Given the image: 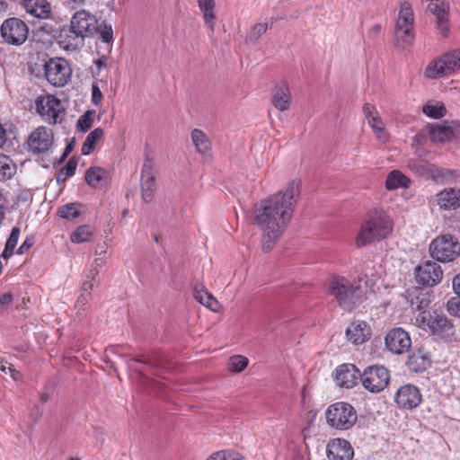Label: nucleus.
I'll use <instances>...</instances> for the list:
<instances>
[{"instance_id": "nucleus-1", "label": "nucleus", "mask_w": 460, "mask_h": 460, "mask_svg": "<svg viewBox=\"0 0 460 460\" xmlns=\"http://www.w3.org/2000/svg\"><path fill=\"white\" fill-rule=\"evenodd\" d=\"M300 182L290 181L287 187L254 206V222L262 231V250L270 251L275 243L283 235L289 224L298 197Z\"/></svg>"}, {"instance_id": "nucleus-2", "label": "nucleus", "mask_w": 460, "mask_h": 460, "mask_svg": "<svg viewBox=\"0 0 460 460\" xmlns=\"http://www.w3.org/2000/svg\"><path fill=\"white\" fill-rule=\"evenodd\" d=\"M394 230V220L381 208L369 210L356 237V245L365 247L373 243H379L390 237Z\"/></svg>"}, {"instance_id": "nucleus-3", "label": "nucleus", "mask_w": 460, "mask_h": 460, "mask_svg": "<svg viewBox=\"0 0 460 460\" xmlns=\"http://www.w3.org/2000/svg\"><path fill=\"white\" fill-rule=\"evenodd\" d=\"M330 294L335 297L339 305L347 312H351L360 302L362 291L360 286L351 283L344 277H334L330 282Z\"/></svg>"}, {"instance_id": "nucleus-4", "label": "nucleus", "mask_w": 460, "mask_h": 460, "mask_svg": "<svg viewBox=\"0 0 460 460\" xmlns=\"http://www.w3.org/2000/svg\"><path fill=\"white\" fill-rule=\"evenodd\" d=\"M326 423L337 430H349L358 420L356 409L349 402H337L329 405L325 411Z\"/></svg>"}, {"instance_id": "nucleus-5", "label": "nucleus", "mask_w": 460, "mask_h": 460, "mask_svg": "<svg viewBox=\"0 0 460 460\" xmlns=\"http://www.w3.org/2000/svg\"><path fill=\"white\" fill-rule=\"evenodd\" d=\"M415 323L426 332L439 338H449L454 334V325L447 317L437 311H423L415 318Z\"/></svg>"}, {"instance_id": "nucleus-6", "label": "nucleus", "mask_w": 460, "mask_h": 460, "mask_svg": "<svg viewBox=\"0 0 460 460\" xmlns=\"http://www.w3.org/2000/svg\"><path fill=\"white\" fill-rule=\"evenodd\" d=\"M429 253L437 261L451 262L460 255V243L452 234H441L430 243Z\"/></svg>"}, {"instance_id": "nucleus-7", "label": "nucleus", "mask_w": 460, "mask_h": 460, "mask_svg": "<svg viewBox=\"0 0 460 460\" xmlns=\"http://www.w3.org/2000/svg\"><path fill=\"white\" fill-rule=\"evenodd\" d=\"M35 108L41 119L51 125L61 123L66 114L61 101L49 93L40 95L35 101Z\"/></svg>"}, {"instance_id": "nucleus-8", "label": "nucleus", "mask_w": 460, "mask_h": 460, "mask_svg": "<svg viewBox=\"0 0 460 460\" xmlns=\"http://www.w3.org/2000/svg\"><path fill=\"white\" fill-rule=\"evenodd\" d=\"M363 387L372 394L384 391L390 382V371L383 365L367 367L360 376Z\"/></svg>"}, {"instance_id": "nucleus-9", "label": "nucleus", "mask_w": 460, "mask_h": 460, "mask_svg": "<svg viewBox=\"0 0 460 460\" xmlns=\"http://www.w3.org/2000/svg\"><path fill=\"white\" fill-rule=\"evenodd\" d=\"M407 167L412 173L426 180L448 181L455 175L458 174L457 171L438 168V166L420 158L409 159L407 162Z\"/></svg>"}, {"instance_id": "nucleus-10", "label": "nucleus", "mask_w": 460, "mask_h": 460, "mask_svg": "<svg viewBox=\"0 0 460 460\" xmlns=\"http://www.w3.org/2000/svg\"><path fill=\"white\" fill-rule=\"evenodd\" d=\"M414 14L411 4L404 2L401 4L395 23L394 34L396 40L404 45H411L414 39Z\"/></svg>"}, {"instance_id": "nucleus-11", "label": "nucleus", "mask_w": 460, "mask_h": 460, "mask_svg": "<svg viewBox=\"0 0 460 460\" xmlns=\"http://www.w3.org/2000/svg\"><path fill=\"white\" fill-rule=\"evenodd\" d=\"M0 35L4 42L13 46H21L28 38L29 27L22 20L10 17L2 22Z\"/></svg>"}, {"instance_id": "nucleus-12", "label": "nucleus", "mask_w": 460, "mask_h": 460, "mask_svg": "<svg viewBox=\"0 0 460 460\" xmlns=\"http://www.w3.org/2000/svg\"><path fill=\"white\" fill-rule=\"evenodd\" d=\"M43 67L47 81L55 87L66 85L71 77L72 69L64 58H49Z\"/></svg>"}, {"instance_id": "nucleus-13", "label": "nucleus", "mask_w": 460, "mask_h": 460, "mask_svg": "<svg viewBox=\"0 0 460 460\" xmlns=\"http://www.w3.org/2000/svg\"><path fill=\"white\" fill-rule=\"evenodd\" d=\"M443 278L441 267L435 261H427L415 268V279L418 284L433 287Z\"/></svg>"}, {"instance_id": "nucleus-14", "label": "nucleus", "mask_w": 460, "mask_h": 460, "mask_svg": "<svg viewBox=\"0 0 460 460\" xmlns=\"http://www.w3.org/2000/svg\"><path fill=\"white\" fill-rule=\"evenodd\" d=\"M385 343L390 352L401 355L410 349L411 340L409 333L402 328H394L385 335Z\"/></svg>"}, {"instance_id": "nucleus-15", "label": "nucleus", "mask_w": 460, "mask_h": 460, "mask_svg": "<svg viewBox=\"0 0 460 460\" xmlns=\"http://www.w3.org/2000/svg\"><path fill=\"white\" fill-rule=\"evenodd\" d=\"M53 141L52 130L46 127H39L31 133L27 144L31 153L44 154L50 149Z\"/></svg>"}, {"instance_id": "nucleus-16", "label": "nucleus", "mask_w": 460, "mask_h": 460, "mask_svg": "<svg viewBox=\"0 0 460 460\" xmlns=\"http://www.w3.org/2000/svg\"><path fill=\"white\" fill-rule=\"evenodd\" d=\"M70 27L83 39L91 36L97 30V20L85 10L75 12L70 21Z\"/></svg>"}, {"instance_id": "nucleus-17", "label": "nucleus", "mask_w": 460, "mask_h": 460, "mask_svg": "<svg viewBox=\"0 0 460 460\" xmlns=\"http://www.w3.org/2000/svg\"><path fill=\"white\" fill-rule=\"evenodd\" d=\"M154 167V161L151 158H146L141 172V191L142 198L146 203L153 200L156 190Z\"/></svg>"}, {"instance_id": "nucleus-18", "label": "nucleus", "mask_w": 460, "mask_h": 460, "mask_svg": "<svg viewBox=\"0 0 460 460\" xmlns=\"http://www.w3.org/2000/svg\"><path fill=\"white\" fill-rule=\"evenodd\" d=\"M394 399L400 408L411 410L420 404L422 396L417 386L409 384L398 389Z\"/></svg>"}, {"instance_id": "nucleus-19", "label": "nucleus", "mask_w": 460, "mask_h": 460, "mask_svg": "<svg viewBox=\"0 0 460 460\" xmlns=\"http://www.w3.org/2000/svg\"><path fill=\"white\" fill-rule=\"evenodd\" d=\"M328 460H352L354 450L350 443L343 438H334L327 444Z\"/></svg>"}, {"instance_id": "nucleus-20", "label": "nucleus", "mask_w": 460, "mask_h": 460, "mask_svg": "<svg viewBox=\"0 0 460 460\" xmlns=\"http://www.w3.org/2000/svg\"><path fill=\"white\" fill-rule=\"evenodd\" d=\"M361 373L353 364H342L335 370V380L342 387L352 388L358 380H360Z\"/></svg>"}, {"instance_id": "nucleus-21", "label": "nucleus", "mask_w": 460, "mask_h": 460, "mask_svg": "<svg viewBox=\"0 0 460 460\" xmlns=\"http://www.w3.org/2000/svg\"><path fill=\"white\" fill-rule=\"evenodd\" d=\"M272 104L280 111H285L289 109L291 104V93L286 82H281L273 89L271 96Z\"/></svg>"}, {"instance_id": "nucleus-22", "label": "nucleus", "mask_w": 460, "mask_h": 460, "mask_svg": "<svg viewBox=\"0 0 460 460\" xmlns=\"http://www.w3.org/2000/svg\"><path fill=\"white\" fill-rule=\"evenodd\" d=\"M57 40L62 49L67 51H75L83 44L84 39L70 27L69 29H61Z\"/></svg>"}, {"instance_id": "nucleus-23", "label": "nucleus", "mask_w": 460, "mask_h": 460, "mask_svg": "<svg viewBox=\"0 0 460 460\" xmlns=\"http://www.w3.org/2000/svg\"><path fill=\"white\" fill-rule=\"evenodd\" d=\"M437 197L438 204L441 209L455 210L460 208V190L445 189Z\"/></svg>"}, {"instance_id": "nucleus-24", "label": "nucleus", "mask_w": 460, "mask_h": 460, "mask_svg": "<svg viewBox=\"0 0 460 460\" xmlns=\"http://www.w3.org/2000/svg\"><path fill=\"white\" fill-rule=\"evenodd\" d=\"M370 334V328L365 322H354L346 330L348 340L354 344H362Z\"/></svg>"}, {"instance_id": "nucleus-25", "label": "nucleus", "mask_w": 460, "mask_h": 460, "mask_svg": "<svg viewBox=\"0 0 460 460\" xmlns=\"http://www.w3.org/2000/svg\"><path fill=\"white\" fill-rule=\"evenodd\" d=\"M406 366L411 372L421 373L430 366V358L422 349H418L408 356Z\"/></svg>"}, {"instance_id": "nucleus-26", "label": "nucleus", "mask_w": 460, "mask_h": 460, "mask_svg": "<svg viewBox=\"0 0 460 460\" xmlns=\"http://www.w3.org/2000/svg\"><path fill=\"white\" fill-rule=\"evenodd\" d=\"M423 75L428 79H438L450 75L444 56L431 60L425 67Z\"/></svg>"}, {"instance_id": "nucleus-27", "label": "nucleus", "mask_w": 460, "mask_h": 460, "mask_svg": "<svg viewBox=\"0 0 460 460\" xmlns=\"http://www.w3.org/2000/svg\"><path fill=\"white\" fill-rule=\"evenodd\" d=\"M22 4L26 12L36 18L46 19L50 13L47 0H22Z\"/></svg>"}, {"instance_id": "nucleus-28", "label": "nucleus", "mask_w": 460, "mask_h": 460, "mask_svg": "<svg viewBox=\"0 0 460 460\" xmlns=\"http://www.w3.org/2000/svg\"><path fill=\"white\" fill-rule=\"evenodd\" d=\"M363 112L373 131L379 138H381V134L384 133L385 127L382 119L378 115L376 108L370 103H365L363 106Z\"/></svg>"}, {"instance_id": "nucleus-29", "label": "nucleus", "mask_w": 460, "mask_h": 460, "mask_svg": "<svg viewBox=\"0 0 460 460\" xmlns=\"http://www.w3.org/2000/svg\"><path fill=\"white\" fill-rule=\"evenodd\" d=\"M456 134H460V128L456 130L449 126L431 127L429 135L433 142L445 143L450 141Z\"/></svg>"}, {"instance_id": "nucleus-30", "label": "nucleus", "mask_w": 460, "mask_h": 460, "mask_svg": "<svg viewBox=\"0 0 460 460\" xmlns=\"http://www.w3.org/2000/svg\"><path fill=\"white\" fill-rule=\"evenodd\" d=\"M17 172V165L13 160L4 154L0 153V181L12 179Z\"/></svg>"}, {"instance_id": "nucleus-31", "label": "nucleus", "mask_w": 460, "mask_h": 460, "mask_svg": "<svg viewBox=\"0 0 460 460\" xmlns=\"http://www.w3.org/2000/svg\"><path fill=\"white\" fill-rule=\"evenodd\" d=\"M194 297L201 305H203L206 307L209 308L213 312H217V306H218L217 300L212 296L211 293H209L207 290H205L202 286L195 287Z\"/></svg>"}, {"instance_id": "nucleus-32", "label": "nucleus", "mask_w": 460, "mask_h": 460, "mask_svg": "<svg viewBox=\"0 0 460 460\" xmlns=\"http://www.w3.org/2000/svg\"><path fill=\"white\" fill-rule=\"evenodd\" d=\"M191 140L197 152L201 155H206L211 148L209 138L200 129L195 128L191 131Z\"/></svg>"}, {"instance_id": "nucleus-33", "label": "nucleus", "mask_w": 460, "mask_h": 460, "mask_svg": "<svg viewBox=\"0 0 460 460\" xmlns=\"http://www.w3.org/2000/svg\"><path fill=\"white\" fill-rule=\"evenodd\" d=\"M410 184V180L399 171H392L385 180V188L389 190H396L398 188H407Z\"/></svg>"}, {"instance_id": "nucleus-34", "label": "nucleus", "mask_w": 460, "mask_h": 460, "mask_svg": "<svg viewBox=\"0 0 460 460\" xmlns=\"http://www.w3.org/2000/svg\"><path fill=\"white\" fill-rule=\"evenodd\" d=\"M105 177L106 171L101 167H90L84 175L86 183L93 188L102 186L105 181Z\"/></svg>"}, {"instance_id": "nucleus-35", "label": "nucleus", "mask_w": 460, "mask_h": 460, "mask_svg": "<svg viewBox=\"0 0 460 460\" xmlns=\"http://www.w3.org/2000/svg\"><path fill=\"white\" fill-rule=\"evenodd\" d=\"M199 9L204 13L205 22L208 25L209 29L213 31L216 23V16L214 13L215 2L214 0H198Z\"/></svg>"}, {"instance_id": "nucleus-36", "label": "nucleus", "mask_w": 460, "mask_h": 460, "mask_svg": "<svg viewBox=\"0 0 460 460\" xmlns=\"http://www.w3.org/2000/svg\"><path fill=\"white\" fill-rule=\"evenodd\" d=\"M104 131L101 128H94L85 138L82 145L81 153L88 155L94 149L96 143L103 137Z\"/></svg>"}, {"instance_id": "nucleus-37", "label": "nucleus", "mask_w": 460, "mask_h": 460, "mask_svg": "<svg viewBox=\"0 0 460 460\" xmlns=\"http://www.w3.org/2000/svg\"><path fill=\"white\" fill-rule=\"evenodd\" d=\"M81 203H67L58 208V215L65 219L73 221L81 215Z\"/></svg>"}, {"instance_id": "nucleus-38", "label": "nucleus", "mask_w": 460, "mask_h": 460, "mask_svg": "<svg viewBox=\"0 0 460 460\" xmlns=\"http://www.w3.org/2000/svg\"><path fill=\"white\" fill-rule=\"evenodd\" d=\"M77 166V160L75 156H73L68 160L66 164L62 167L56 175V181L58 184H63L66 180L73 176L75 172Z\"/></svg>"}, {"instance_id": "nucleus-39", "label": "nucleus", "mask_w": 460, "mask_h": 460, "mask_svg": "<svg viewBox=\"0 0 460 460\" xmlns=\"http://www.w3.org/2000/svg\"><path fill=\"white\" fill-rule=\"evenodd\" d=\"M128 365L130 368L137 371L138 373H143L148 367H160L162 363L160 361L155 360H142L137 358H130L128 359Z\"/></svg>"}, {"instance_id": "nucleus-40", "label": "nucleus", "mask_w": 460, "mask_h": 460, "mask_svg": "<svg viewBox=\"0 0 460 460\" xmlns=\"http://www.w3.org/2000/svg\"><path fill=\"white\" fill-rule=\"evenodd\" d=\"M443 56L451 75L460 69V49L450 50Z\"/></svg>"}, {"instance_id": "nucleus-41", "label": "nucleus", "mask_w": 460, "mask_h": 460, "mask_svg": "<svg viewBox=\"0 0 460 460\" xmlns=\"http://www.w3.org/2000/svg\"><path fill=\"white\" fill-rule=\"evenodd\" d=\"M249 360L242 355H234L229 358L227 368L233 373H240L248 366Z\"/></svg>"}, {"instance_id": "nucleus-42", "label": "nucleus", "mask_w": 460, "mask_h": 460, "mask_svg": "<svg viewBox=\"0 0 460 460\" xmlns=\"http://www.w3.org/2000/svg\"><path fill=\"white\" fill-rule=\"evenodd\" d=\"M93 234V231L91 227L87 225L78 226L71 234V241L75 243H80L84 242L89 241L91 235Z\"/></svg>"}, {"instance_id": "nucleus-43", "label": "nucleus", "mask_w": 460, "mask_h": 460, "mask_svg": "<svg viewBox=\"0 0 460 460\" xmlns=\"http://www.w3.org/2000/svg\"><path fill=\"white\" fill-rule=\"evenodd\" d=\"M95 114L94 110H89L80 116L76 123L77 130L84 133L87 132L93 123Z\"/></svg>"}, {"instance_id": "nucleus-44", "label": "nucleus", "mask_w": 460, "mask_h": 460, "mask_svg": "<svg viewBox=\"0 0 460 460\" xmlns=\"http://www.w3.org/2000/svg\"><path fill=\"white\" fill-rule=\"evenodd\" d=\"M429 304L430 296L428 293L420 292L411 299V308L420 311V313L426 311L425 309Z\"/></svg>"}, {"instance_id": "nucleus-45", "label": "nucleus", "mask_w": 460, "mask_h": 460, "mask_svg": "<svg viewBox=\"0 0 460 460\" xmlns=\"http://www.w3.org/2000/svg\"><path fill=\"white\" fill-rule=\"evenodd\" d=\"M425 115L432 119H440L446 114V108L443 103L437 102L435 104H426L422 108Z\"/></svg>"}, {"instance_id": "nucleus-46", "label": "nucleus", "mask_w": 460, "mask_h": 460, "mask_svg": "<svg viewBox=\"0 0 460 460\" xmlns=\"http://www.w3.org/2000/svg\"><path fill=\"white\" fill-rule=\"evenodd\" d=\"M447 310L451 315L460 317V298H459V296L450 298L447 301Z\"/></svg>"}, {"instance_id": "nucleus-47", "label": "nucleus", "mask_w": 460, "mask_h": 460, "mask_svg": "<svg viewBox=\"0 0 460 460\" xmlns=\"http://www.w3.org/2000/svg\"><path fill=\"white\" fill-rule=\"evenodd\" d=\"M268 30L267 23H257L253 26L252 30L249 34V39L251 40H258L261 35H263Z\"/></svg>"}, {"instance_id": "nucleus-48", "label": "nucleus", "mask_w": 460, "mask_h": 460, "mask_svg": "<svg viewBox=\"0 0 460 460\" xmlns=\"http://www.w3.org/2000/svg\"><path fill=\"white\" fill-rule=\"evenodd\" d=\"M100 38L105 43H110L113 40V31L111 25H103L99 30Z\"/></svg>"}, {"instance_id": "nucleus-49", "label": "nucleus", "mask_w": 460, "mask_h": 460, "mask_svg": "<svg viewBox=\"0 0 460 460\" xmlns=\"http://www.w3.org/2000/svg\"><path fill=\"white\" fill-rule=\"evenodd\" d=\"M102 97H103V95H102V93L99 85L97 84L93 83L92 84V96H91L92 103L95 106L99 105Z\"/></svg>"}, {"instance_id": "nucleus-50", "label": "nucleus", "mask_w": 460, "mask_h": 460, "mask_svg": "<svg viewBox=\"0 0 460 460\" xmlns=\"http://www.w3.org/2000/svg\"><path fill=\"white\" fill-rule=\"evenodd\" d=\"M20 233H21L20 227H18V226L13 227L11 230L10 235L5 243L10 246L16 247L18 240H19Z\"/></svg>"}, {"instance_id": "nucleus-51", "label": "nucleus", "mask_w": 460, "mask_h": 460, "mask_svg": "<svg viewBox=\"0 0 460 460\" xmlns=\"http://www.w3.org/2000/svg\"><path fill=\"white\" fill-rule=\"evenodd\" d=\"M91 299L92 295L82 293L76 300L75 307L79 308V310H85V306Z\"/></svg>"}, {"instance_id": "nucleus-52", "label": "nucleus", "mask_w": 460, "mask_h": 460, "mask_svg": "<svg viewBox=\"0 0 460 460\" xmlns=\"http://www.w3.org/2000/svg\"><path fill=\"white\" fill-rule=\"evenodd\" d=\"M33 238L27 237L17 250V254H23L33 245Z\"/></svg>"}, {"instance_id": "nucleus-53", "label": "nucleus", "mask_w": 460, "mask_h": 460, "mask_svg": "<svg viewBox=\"0 0 460 460\" xmlns=\"http://www.w3.org/2000/svg\"><path fill=\"white\" fill-rule=\"evenodd\" d=\"M95 263H96V266H95V267H93V268L90 270V271H89V273H88V275H87V278H88L90 280H92V281H93V282L98 283V282H99V280L97 279V277H98V275H99V270H98V269H97V266H101V265H102V261H100V262H99V260H95Z\"/></svg>"}, {"instance_id": "nucleus-54", "label": "nucleus", "mask_w": 460, "mask_h": 460, "mask_svg": "<svg viewBox=\"0 0 460 460\" xmlns=\"http://www.w3.org/2000/svg\"><path fill=\"white\" fill-rule=\"evenodd\" d=\"M381 31H382V25L375 24L368 30L367 35L369 38L375 39L376 37H377L380 34Z\"/></svg>"}, {"instance_id": "nucleus-55", "label": "nucleus", "mask_w": 460, "mask_h": 460, "mask_svg": "<svg viewBox=\"0 0 460 460\" xmlns=\"http://www.w3.org/2000/svg\"><path fill=\"white\" fill-rule=\"evenodd\" d=\"M13 303V296L10 293H5L0 296V306H9Z\"/></svg>"}, {"instance_id": "nucleus-56", "label": "nucleus", "mask_w": 460, "mask_h": 460, "mask_svg": "<svg viewBox=\"0 0 460 460\" xmlns=\"http://www.w3.org/2000/svg\"><path fill=\"white\" fill-rule=\"evenodd\" d=\"M223 454L225 455L226 460H243V456L235 452L224 450Z\"/></svg>"}, {"instance_id": "nucleus-57", "label": "nucleus", "mask_w": 460, "mask_h": 460, "mask_svg": "<svg viewBox=\"0 0 460 460\" xmlns=\"http://www.w3.org/2000/svg\"><path fill=\"white\" fill-rule=\"evenodd\" d=\"M452 286L454 292L460 298V273L456 274L452 280Z\"/></svg>"}, {"instance_id": "nucleus-58", "label": "nucleus", "mask_w": 460, "mask_h": 460, "mask_svg": "<svg viewBox=\"0 0 460 460\" xmlns=\"http://www.w3.org/2000/svg\"><path fill=\"white\" fill-rule=\"evenodd\" d=\"M14 248L15 247L10 246V245L5 243L4 249V251L2 252V253L0 255L1 258L4 259V260H8L10 257L13 256Z\"/></svg>"}, {"instance_id": "nucleus-59", "label": "nucleus", "mask_w": 460, "mask_h": 460, "mask_svg": "<svg viewBox=\"0 0 460 460\" xmlns=\"http://www.w3.org/2000/svg\"><path fill=\"white\" fill-rule=\"evenodd\" d=\"M94 283L92 280H85L82 285V293L92 295Z\"/></svg>"}, {"instance_id": "nucleus-60", "label": "nucleus", "mask_w": 460, "mask_h": 460, "mask_svg": "<svg viewBox=\"0 0 460 460\" xmlns=\"http://www.w3.org/2000/svg\"><path fill=\"white\" fill-rule=\"evenodd\" d=\"M72 150H73V144H72V143H70V144H68V145L66 146V148H65V150H64V152H63L62 155H61V156H60V158L57 161V164H62V163L66 159V157L68 156V155L70 154V152H71Z\"/></svg>"}, {"instance_id": "nucleus-61", "label": "nucleus", "mask_w": 460, "mask_h": 460, "mask_svg": "<svg viewBox=\"0 0 460 460\" xmlns=\"http://www.w3.org/2000/svg\"><path fill=\"white\" fill-rule=\"evenodd\" d=\"M8 373L14 381H19L22 379V374L18 370H16L12 365L8 366Z\"/></svg>"}, {"instance_id": "nucleus-62", "label": "nucleus", "mask_w": 460, "mask_h": 460, "mask_svg": "<svg viewBox=\"0 0 460 460\" xmlns=\"http://www.w3.org/2000/svg\"><path fill=\"white\" fill-rule=\"evenodd\" d=\"M7 140V135L6 130L3 127V125L0 123V148L4 146V145L6 143Z\"/></svg>"}, {"instance_id": "nucleus-63", "label": "nucleus", "mask_w": 460, "mask_h": 460, "mask_svg": "<svg viewBox=\"0 0 460 460\" xmlns=\"http://www.w3.org/2000/svg\"><path fill=\"white\" fill-rule=\"evenodd\" d=\"M94 64H95L96 67L98 68V70H102L103 67L106 66V57L105 56L101 57L94 62Z\"/></svg>"}, {"instance_id": "nucleus-64", "label": "nucleus", "mask_w": 460, "mask_h": 460, "mask_svg": "<svg viewBox=\"0 0 460 460\" xmlns=\"http://www.w3.org/2000/svg\"><path fill=\"white\" fill-rule=\"evenodd\" d=\"M223 451H218L211 455L207 460H226Z\"/></svg>"}]
</instances>
